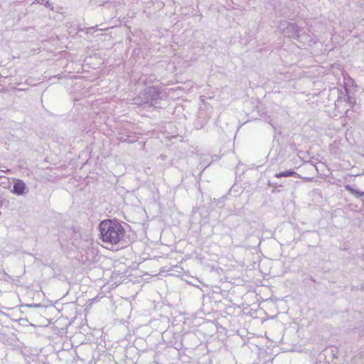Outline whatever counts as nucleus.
Masks as SVG:
<instances>
[{"mask_svg": "<svg viewBox=\"0 0 364 364\" xmlns=\"http://www.w3.org/2000/svg\"><path fill=\"white\" fill-rule=\"evenodd\" d=\"M99 238L111 247L122 244L126 237V230L122 223L117 219H105L98 227Z\"/></svg>", "mask_w": 364, "mask_h": 364, "instance_id": "obj_1", "label": "nucleus"}, {"mask_svg": "<svg viewBox=\"0 0 364 364\" xmlns=\"http://www.w3.org/2000/svg\"><path fill=\"white\" fill-rule=\"evenodd\" d=\"M25 189V183L21 180H17L14 186V193L21 195L24 193Z\"/></svg>", "mask_w": 364, "mask_h": 364, "instance_id": "obj_2", "label": "nucleus"}, {"mask_svg": "<svg viewBox=\"0 0 364 364\" xmlns=\"http://www.w3.org/2000/svg\"><path fill=\"white\" fill-rule=\"evenodd\" d=\"M296 175V173L294 171H282L278 173L275 174V177L277 178H282V177H289V176H294Z\"/></svg>", "mask_w": 364, "mask_h": 364, "instance_id": "obj_3", "label": "nucleus"}]
</instances>
